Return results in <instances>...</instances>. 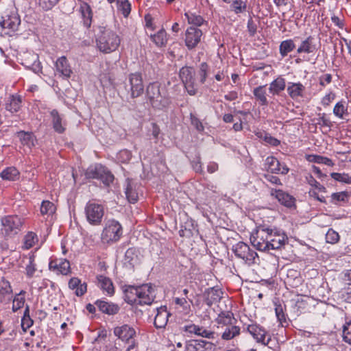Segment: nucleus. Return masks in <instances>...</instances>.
I'll return each instance as SVG.
<instances>
[{
	"mask_svg": "<svg viewBox=\"0 0 351 351\" xmlns=\"http://www.w3.org/2000/svg\"><path fill=\"white\" fill-rule=\"evenodd\" d=\"M69 287L71 290L75 291L77 296L83 295L87 291V285L85 282L82 283L81 280L76 277L70 279L69 282Z\"/></svg>",
	"mask_w": 351,
	"mask_h": 351,
	"instance_id": "28",
	"label": "nucleus"
},
{
	"mask_svg": "<svg viewBox=\"0 0 351 351\" xmlns=\"http://www.w3.org/2000/svg\"><path fill=\"white\" fill-rule=\"evenodd\" d=\"M95 304L99 311L108 315H115L119 311V306L117 304L104 300H97Z\"/></svg>",
	"mask_w": 351,
	"mask_h": 351,
	"instance_id": "27",
	"label": "nucleus"
},
{
	"mask_svg": "<svg viewBox=\"0 0 351 351\" xmlns=\"http://www.w3.org/2000/svg\"><path fill=\"white\" fill-rule=\"evenodd\" d=\"M202 32L195 27L187 28L185 34V45L189 49L195 48L201 40Z\"/></svg>",
	"mask_w": 351,
	"mask_h": 351,
	"instance_id": "12",
	"label": "nucleus"
},
{
	"mask_svg": "<svg viewBox=\"0 0 351 351\" xmlns=\"http://www.w3.org/2000/svg\"><path fill=\"white\" fill-rule=\"evenodd\" d=\"M222 292L219 289H211L207 293V297L206 298V304L210 306L214 303L218 302L221 298Z\"/></svg>",
	"mask_w": 351,
	"mask_h": 351,
	"instance_id": "46",
	"label": "nucleus"
},
{
	"mask_svg": "<svg viewBox=\"0 0 351 351\" xmlns=\"http://www.w3.org/2000/svg\"><path fill=\"white\" fill-rule=\"evenodd\" d=\"M285 80L282 77H278L274 80L269 85V92L275 95H279L280 93L285 89Z\"/></svg>",
	"mask_w": 351,
	"mask_h": 351,
	"instance_id": "32",
	"label": "nucleus"
},
{
	"mask_svg": "<svg viewBox=\"0 0 351 351\" xmlns=\"http://www.w3.org/2000/svg\"><path fill=\"white\" fill-rule=\"evenodd\" d=\"M117 158L119 162H121L122 163H127L130 160V159L132 158V154L128 149H123V150H121L117 154Z\"/></svg>",
	"mask_w": 351,
	"mask_h": 351,
	"instance_id": "59",
	"label": "nucleus"
},
{
	"mask_svg": "<svg viewBox=\"0 0 351 351\" xmlns=\"http://www.w3.org/2000/svg\"><path fill=\"white\" fill-rule=\"evenodd\" d=\"M243 330L250 334L258 343L273 348L274 343L271 335L263 326L250 321V324H243Z\"/></svg>",
	"mask_w": 351,
	"mask_h": 351,
	"instance_id": "5",
	"label": "nucleus"
},
{
	"mask_svg": "<svg viewBox=\"0 0 351 351\" xmlns=\"http://www.w3.org/2000/svg\"><path fill=\"white\" fill-rule=\"evenodd\" d=\"M170 313L165 306L157 308V313L154 319V325L158 328H165L168 322Z\"/></svg>",
	"mask_w": 351,
	"mask_h": 351,
	"instance_id": "20",
	"label": "nucleus"
},
{
	"mask_svg": "<svg viewBox=\"0 0 351 351\" xmlns=\"http://www.w3.org/2000/svg\"><path fill=\"white\" fill-rule=\"evenodd\" d=\"M20 173L19 170L14 167H10L5 169L0 173V176L3 180L9 181H15L19 178Z\"/></svg>",
	"mask_w": 351,
	"mask_h": 351,
	"instance_id": "34",
	"label": "nucleus"
},
{
	"mask_svg": "<svg viewBox=\"0 0 351 351\" xmlns=\"http://www.w3.org/2000/svg\"><path fill=\"white\" fill-rule=\"evenodd\" d=\"M56 73L63 79L71 77L73 71L65 56H61L55 62Z\"/></svg>",
	"mask_w": 351,
	"mask_h": 351,
	"instance_id": "16",
	"label": "nucleus"
},
{
	"mask_svg": "<svg viewBox=\"0 0 351 351\" xmlns=\"http://www.w3.org/2000/svg\"><path fill=\"white\" fill-rule=\"evenodd\" d=\"M24 294L25 291H21V293L16 295L13 299L12 311L14 312L17 311L24 306L25 301Z\"/></svg>",
	"mask_w": 351,
	"mask_h": 351,
	"instance_id": "54",
	"label": "nucleus"
},
{
	"mask_svg": "<svg viewBox=\"0 0 351 351\" xmlns=\"http://www.w3.org/2000/svg\"><path fill=\"white\" fill-rule=\"evenodd\" d=\"M80 12L82 15L84 25L86 27L89 28L92 23L93 14L88 2L81 3Z\"/></svg>",
	"mask_w": 351,
	"mask_h": 351,
	"instance_id": "25",
	"label": "nucleus"
},
{
	"mask_svg": "<svg viewBox=\"0 0 351 351\" xmlns=\"http://www.w3.org/2000/svg\"><path fill=\"white\" fill-rule=\"evenodd\" d=\"M339 240L338 232L332 229H329L326 234V241L328 243L335 244Z\"/></svg>",
	"mask_w": 351,
	"mask_h": 351,
	"instance_id": "58",
	"label": "nucleus"
},
{
	"mask_svg": "<svg viewBox=\"0 0 351 351\" xmlns=\"http://www.w3.org/2000/svg\"><path fill=\"white\" fill-rule=\"evenodd\" d=\"M38 242L37 234L34 232H28L23 238V248L29 250L34 247Z\"/></svg>",
	"mask_w": 351,
	"mask_h": 351,
	"instance_id": "40",
	"label": "nucleus"
},
{
	"mask_svg": "<svg viewBox=\"0 0 351 351\" xmlns=\"http://www.w3.org/2000/svg\"><path fill=\"white\" fill-rule=\"evenodd\" d=\"M335 97L336 95L333 92H329L322 99V105L324 106V107L329 106L335 99Z\"/></svg>",
	"mask_w": 351,
	"mask_h": 351,
	"instance_id": "64",
	"label": "nucleus"
},
{
	"mask_svg": "<svg viewBox=\"0 0 351 351\" xmlns=\"http://www.w3.org/2000/svg\"><path fill=\"white\" fill-rule=\"evenodd\" d=\"M314 38L309 36L303 40L297 49L298 53H311L316 49V45L313 43Z\"/></svg>",
	"mask_w": 351,
	"mask_h": 351,
	"instance_id": "30",
	"label": "nucleus"
},
{
	"mask_svg": "<svg viewBox=\"0 0 351 351\" xmlns=\"http://www.w3.org/2000/svg\"><path fill=\"white\" fill-rule=\"evenodd\" d=\"M175 309L180 313L188 315L191 311V306L185 298L174 299Z\"/></svg>",
	"mask_w": 351,
	"mask_h": 351,
	"instance_id": "35",
	"label": "nucleus"
},
{
	"mask_svg": "<svg viewBox=\"0 0 351 351\" xmlns=\"http://www.w3.org/2000/svg\"><path fill=\"white\" fill-rule=\"evenodd\" d=\"M146 92L149 101L154 105L155 101H157L160 96L158 83H150L147 87Z\"/></svg>",
	"mask_w": 351,
	"mask_h": 351,
	"instance_id": "31",
	"label": "nucleus"
},
{
	"mask_svg": "<svg viewBox=\"0 0 351 351\" xmlns=\"http://www.w3.org/2000/svg\"><path fill=\"white\" fill-rule=\"evenodd\" d=\"M271 195L274 196L281 204L286 207L291 208L295 206V199L282 190L271 189Z\"/></svg>",
	"mask_w": 351,
	"mask_h": 351,
	"instance_id": "18",
	"label": "nucleus"
},
{
	"mask_svg": "<svg viewBox=\"0 0 351 351\" xmlns=\"http://www.w3.org/2000/svg\"><path fill=\"white\" fill-rule=\"evenodd\" d=\"M194 74V69L191 66H184L180 71V77L183 83L195 80Z\"/></svg>",
	"mask_w": 351,
	"mask_h": 351,
	"instance_id": "45",
	"label": "nucleus"
},
{
	"mask_svg": "<svg viewBox=\"0 0 351 351\" xmlns=\"http://www.w3.org/2000/svg\"><path fill=\"white\" fill-rule=\"evenodd\" d=\"M251 243L259 251L279 250L288 242L287 234L276 228L260 226L250 237Z\"/></svg>",
	"mask_w": 351,
	"mask_h": 351,
	"instance_id": "1",
	"label": "nucleus"
},
{
	"mask_svg": "<svg viewBox=\"0 0 351 351\" xmlns=\"http://www.w3.org/2000/svg\"><path fill=\"white\" fill-rule=\"evenodd\" d=\"M295 47V45L292 39H287L281 42L279 47L280 54L285 58L287 54L291 52Z\"/></svg>",
	"mask_w": 351,
	"mask_h": 351,
	"instance_id": "42",
	"label": "nucleus"
},
{
	"mask_svg": "<svg viewBox=\"0 0 351 351\" xmlns=\"http://www.w3.org/2000/svg\"><path fill=\"white\" fill-rule=\"evenodd\" d=\"M12 298V289L10 282L2 280L0 282V303L8 304Z\"/></svg>",
	"mask_w": 351,
	"mask_h": 351,
	"instance_id": "22",
	"label": "nucleus"
},
{
	"mask_svg": "<svg viewBox=\"0 0 351 351\" xmlns=\"http://www.w3.org/2000/svg\"><path fill=\"white\" fill-rule=\"evenodd\" d=\"M20 23L21 20L16 14L3 16V20L0 22L5 34L8 35L16 31Z\"/></svg>",
	"mask_w": 351,
	"mask_h": 351,
	"instance_id": "15",
	"label": "nucleus"
},
{
	"mask_svg": "<svg viewBox=\"0 0 351 351\" xmlns=\"http://www.w3.org/2000/svg\"><path fill=\"white\" fill-rule=\"evenodd\" d=\"M213 343L199 340L195 341V343L189 342L186 344L185 351H205V350H211L213 348Z\"/></svg>",
	"mask_w": 351,
	"mask_h": 351,
	"instance_id": "29",
	"label": "nucleus"
},
{
	"mask_svg": "<svg viewBox=\"0 0 351 351\" xmlns=\"http://www.w3.org/2000/svg\"><path fill=\"white\" fill-rule=\"evenodd\" d=\"M306 180L307 183L311 185V186L315 187V189H318L319 191H325V187L320 184L314 178L312 175L308 174L306 176Z\"/></svg>",
	"mask_w": 351,
	"mask_h": 351,
	"instance_id": "61",
	"label": "nucleus"
},
{
	"mask_svg": "<svg viewBox=\"0 0 351 351\" xmlns=\"http://www.w3.org/2000/svg\"><path fill=\"white\" fill-rule=\"evenodd\" d=\"M1 234L7 238L14 237L19 234L25 223V219L16 215H8L1 220Z\"/></svg>",
	"mask_w": 351,
	"mask_h": 351,
	"instance_id": "4",
	"label": "nucleus"
},
{
	"mask_svg": "<svg viewBox=\"0 0 351 351\" xmlns=\"http://www.w3.org/2000/svg\"><path fill=\"white\" fill-rule=\"evenodd\" d=\"M343 340L351 345V321L346 323L343 330Z\"/></svg>",
	"mask_w": 351,
	"mask_h": 351,
	"instance_id": "62",
	"label": "nucleus"
},
{
	"mask_svg": "<svg viewBox=\"0 0 351 351\" xmlns=\"http://www.w3.org/2000/svg\"><path fill=\"white\" fill-rule=\"evenodd\" d=\"M51 123L54 131L58 134H62L66 130V123L60 115L57 110H53L50 112Z\"/></svg>",
	"mask_w": 351,
	"mask_h": 351,
	"instance_id": "21",
	"label": "nucleus"
},
{
	"mask_svg": "<svg viewBox=\"0 0 351 351\" xmlns=\"http://www.w3.org/2000/svg\"><path fill=\"white\" fill-rule=\"evenodd\" d=\"M121 43L119 35L111 29H104L97 38V46L99 50L104 53H110L116 51Z\"/></svg>",
	"mask_w": 351,
	"mask_h": 351,
	"instance_id": "2",
	"label": "nucleus"
},
{
	"mask_svg": "<svg viewBox=\"0 0 351 351\" xmlns=\"http://www.w3.org/2000/svg\"><path fill=\"white\" fill-rule=\"evenodd\" d=\"M114 334L122 341L130 343L126 351H130L136 346V343L134 339L136 336V331L132 326L128 324H123L121 326L115 327Z\"/></svg>",
	"mask_w": 351,
	"mask_h": 351,
	"instance_id": "9",
	"label": "nucleus"
},
{
	"mask_svg": "<svg viewBox=\"0 0 351 351\" xmlns=\"http://www.w3.org/2000/svg\"><path fill=\"white\" fill-rule=\"evenodd\" d=\"M33 323L34 322L29 315V307L27 305L25 306L23 317L21 319V327L23 331L25 332L28 328H29L33 325Z\"/></svg>",
	"mask_w": 351,
	"mask_h": 351,
	"instance_id": "52",
	"label": "nucleus"
},
{
	"mask_svg": "<svg viewBox=\"0 0 351 351\" xmlns=\"http://www.w3.org/2000/svg\"><path fill=\"white\" fill-rule=\"evenodd\" d=\"M88 179H97L101 180L106 186H109L114 180V176L104 166L95 164L90 166L85 172Z\"/></svg>",
	"mask_w": 351,
	"mask_h": 351,
	"instance_id": "7",
	"label": "nucleus"
},
{
	"mask_svg": "<svg viewBox=\"0 0 351 351\" xmlns=\"http://www.w3.org/2000/svg\"><path fill=\"white\" fill-rule=\"evenodd\" d=\"M51 271L57 274L68 275L71 272L70 262L65 258H53L49 263Z\"/></svg>",
	"mask_w": 351,
	"mask_h": 351,
	"instance_id": "14",
	"label": "nucleus"
},
{
	"mask_svg": "<svg viewBox=\"0 0 351 351\" xmlns=\"http://www.w3.org/2000/svg\"><path fill=\"white\" fill-rule=\"evenodd\" d=\"M18 136L23 145L29 148L35 145L36 138L32 133L21 131L18 133Z\"/></svg>",
	"mask_w": 351,
	"mask_h": 351,
	"instance_id": "38",
	"label": "nucleus"
},
{
	"mask_svg": "<svg viewBox=\"0 0 351 351\" xmlns=\"http://www.w3.org/2000/svg\"><path fill=\"white\" fill-rule=\"evenodd\" d=\"M241 333V327L234 324L225 327L224 330L221 334V339L226 341L234 340L239 337Z\"/></svg>",
	"mask_w": 351,
	"mask_h": 351,
	"instance_id": "19",
	"label": "nucleus"
},
{
	"mask_svg": "<svg viewBox=\"0 0 351 351\" xmlns=\"http://www.w3.org/2000/svg\"><path fill=\"white\" fill-rule=\"evenodd\" d=\"M183 331L190 335H195L198 337L209 339H214L215 335L214 331L208 330L203 326L196 325L195 324L185 325L183 327Z\"/></svg>",
	"mask_w": 351,
	"mask_h": 351,
	"instance_id": "13",
	"label": "nucleus"
},
{
	"mask_svg": "<svg viewBox=\"0 0 351 351\" xmlns=\"http://www.w3.org/2000/svg\"><path fill=\"white\" fill-rule=\"evenodd\" d=\"M123 235L121 224L114 219L106 221L101 234V241L104 244L112 245L118 242Z\"/></svg>",
	"mask_w": 351,
	"mask_h": 351,
	"instance_id": "3",
	"label": "nucleus"
},
{
	"mask_svg": "<svg viewBox=\"0 0 351 351\" xmlns=\"http://www.w3.org/2000/svg\"><path fill=\"white\" fill-rule=\"evenodd\" d=\"M97 286L106 294L112 295L114 293V287L111 279L103 275L97 276Z\"/></svg>",
	"mask_w": 351,
	"mask_h": 351,
	"instance_id": "24",
	"label": "nucleus"
},
{
	"mask_svg": "<svg viewBox=\"0 0 351 351\" xmlns=\"http://www.w3.org/2000/svg\"><path fill=\"white\" fill-rule=\"evenodd\" d=\"M306 160L311 162L324 164L328 166H332L333 162L331 159L319 155L311 154L306 156Z\"/></svg>",
	"mask_w": 351,
	"mask_h": 351,
	"instance_id": "48",
	"label": "nucleus"
},
{
	"mask_svg": "<svg viewBox=\"0 0 351 351\" xmlns=\"http://www.w3.org/2000/svg\"><path fill=\"white\" fill-rule=\"evenodd\" d=\"M138 287L129 286L125 290V300L130 304H137Z\"/></svg>",
	"mask_w": 351,
	"mask_h": 351,
	"instance_id": "33",
	"label": "nucleus"
},
{
	"mask_svg": "<svg viewBox=\"0 0 351 351\" xmlns=\"http://www.w3.org/2000/svg\"><path fill=\"white\" fill-rule=\"evenodd\" d=\"M254 95L261 106H267L268 101L266 97L265 86H260L254 89Z\"/></svg>",
	"mask_w": 351,
	"mask_h": 351,
	"instance_id": "41",
	"label": "nucleus"
},
{
	"mask_svg": "<svg viewBox=\"0 0 351 351\" xmlns=\"http://www.w3.org/2000/svg\"><path fill=\"white\" fill-rule=\"evenodd\" d=\"M130 86V93L132 98L141 96L144 91L142 76L138 73H131L128 76Z\"/></svg>",
	"mask_w": 351,
	"mask_h": 351,
	"instance_id": "10",
	"label": "nucleus"
},
{
	"mask_svg": "<svg viewBox=\"0 0 351 351\" xmlns=\"http://www.w3.org/2000/svg\"><path fill=\"white\" fill-rule=\"evenodd\" d=\"M60 0H36L38 7L43 11L51 10Z\"/></svg>",
	"mask_w": 351,
	"mask_h": 351,
	"instance_id": "49",
	"label": "nucleus"
},
{
	"mask_svg": "<svg viewBox=\"0 0 351 351\" xmlns=\"http://www.w3.org/2000/svg\"><path fill=\"white\" fill-rule=\"evenodd\" d=\"M125 193L128 200L130 203L134 204L137 202L138 199V193L132 188V186L130 181H128Z\"/></svg>",
	"mask_w": 351,
	"mask_h": 351,
	"instance_id": "53",
	"label": "nucleus"
},
{
	"mask_svg": "<svg viewBox=\"0 0 351 351\" xmlns=\"http://www.w3.org/2000/svg\"><path fill=\"white\" fill-rule=\"evenodd\" d=\"M155 299L154 289L151 285L138 286V301L139 304H151Z\"/></svg>",
	"mask_w": 351,
	"mask_h": 351,
	"instance_id": "11",
	"label": "nucleus"
},
{
	"mask_svg": "<svg viewBox=\"0 0 351 351\" xmlns=\"http://www.w3.org/2000/svg\"><path fill=\"white\" fill-rule=\"evenodd\" d=\"M306 88L301 82H289L287 93L293 99H297L304 96Z\"/></svg>",
	"mask_w": 351,
	"mask_h": 351,
	"instance_id": "23",
	"label": "nucleus"
},
{
	"mask_svg": "<svg viewBox=\"0 0 351 351\" xmlns=\"http://www.w3.org/2000/svg\"><path fill=\"white\" fill-rule=\"evenodd\" d=\"M105 213V206L94 200L88 201L84 208L87 221L95 226L102 225Z\"/></svg>",
	"mask_w": 351,
	"mask_h": 351,
	"instance_id": "6",
	"label": "nucleus"
},
{
	"mask_svg": "<svg viewBox=\"0 0 351 351\" xmlns=\"http://www.w3.org/2000/svg\"><path fill=\"white\" fill-rule=\"evenodd\" d=\"M152 42L158 47H162L167 42V33L164 29H160L157 33L149 35Z\"/></svg>",
	"mask_w": 351,
	"mask_h": 351,
	"instance_id": "37",
	"label": "nucleus"
},
{
	"mask_svg": "<svg viewBox=\"0 0 351 351\" xmlns=\"http://www.w3.org/2000/svg\"><path fill=\"white\" fill-rule=\"evenodd\" d=\"M331 177L336 181L346 184H351V176L348 173H332Z\"/></svg>",
	"mask_w": 351,
	"mask_h": 351,
	"instance_id": "56",
	"label": "nucleus"
},
{
	"mask_svg": "<svg viewBox=\"0 0 351 351\" xmlns=\"http://www.w3.org/2000/svg\"><path fill=\"white\" fill-rule=\"evenodd\" d=\"M232 251L237 257L241 258L249 265L256 263V259H258L257 253L243 242L234 245Z\"/></svg>",
	"mask_w": 351,
	"mask_h": 351,
	"instance_id": "8",
	"label": "nucleus"
},
{
	"mask_svg": "<svg viewBox=\"0 0 351 351\" xmlns=\"http://www.w3.org/2000/svg\"><path fill=\"white\" fill-rule=\"evenodd\" d=\"M275 313L278 321L282 326H286L288 325L287 320V315L285 313V306H283L279 302H275Z\"/></svg>",
	"mask_w": 351,
	"mask_h": 351,
	"instance_id": "39",
	"label": "nucleus"
},
{
	"mask_svg": "<svg viewBox=\"0 0 351 351\" xmlns=\"http://www.w3.org/2000/svg\"><path fill=\"white\" fill-rule=\"evenodd\" d=\"M333 113L338 118L344 119V116L348 114L346 101L341 100L337 102L333 108Z\"/></svg>",
	"mask_w": 351,
	"mask_h": 351,
	"instance_id": "44",
	"label": "nucleus"
},
{
	"mask_svg": "<svg viewBox=\"0 0 351 351\" xmlns=\"http://www.w3.org/2000/svg\"><path fill=\"white\" fill-rule=\"evenodd\" d=\"M209 66L206 62H202L199 65L197 72V77L201 84H204L208 75Z\"/></svg>",
	"mask_w": 351,
	"mask_h": 351,
	"instance_id": "55",
	"label": "nucleus"
},
{
	"mask_svg": "<svg viewBox=\"0 0 351 351\" xmlns=\"http://www.w3.org/2000/svg\"><path fill=\"white\" fill-rule=\"evenodd\" d=\"M56 207L53 203L49 200H44L42 202L40 212V215L43 217H49L55 213Z\"/></svg>",
	"mask_w": 351,
	"mask_h": 351,
	"instance_id": "36",
	"label": "nucleus"
},
{
	"mask_svg": "<svg viewBox=\"0 0 351 351\" xmlns=\"http://www.w3.org/2000/svg\"><path fill=\"white\" fill-rule=\"evenodd\" d=\"M26 275L28 278H32L35 271H36V265L34 263V258L30 257L29 260V264L25 267Z\"/></svg>",
	"mask_w": 351,
	"mask_h": 351,
	"instance_id": "60",
	"label": "nucleus"
},
{
	"mask_svg": "<svg viewBox=\"0 0 351 351\" xmlns=\"http://www.w3.org/2000/svg\"><path fill=\"white\" fill-rule=\"evenodd\" d=\"M21 98L19 96L12 95L9 103L6 104V110L12 113L16 112L21 108Z\"/></svg>",
	"mask_w": 351,
	"mask_h": 351,
	"instance_id": "47",
	"label": "nucleus"
},
{
	"mask_svg": "<svg viewBox=\"0 0 351 351\" xmlns=\"http://www.w3.org/2000/svg\"><path fill=\"white\" fill-rule=\"evenodd\" d=\"M25 56L27 58H30L33 63L31 64L30 62H27V60H25V62L22 64L26 67L32 68L35 73L40 72L41 67L40 66L38 56L36 54L27 53Z\"/></svg>",
	"mask_w": 351,
	"mask_h": 351,
	"instance_id": "43",
	"label": "nucleus"
},
{
	"mask_svg": "<svg viewBox=\"0 0 351 351\" xmlns=\"http://www.w3.org/2000/svg\"><path fill=\"white\" fill-rule=\"evenodd\" d=\"M117 3V9L124 17H128L131 12V4L128 0H115Z\"/></svg>",
	"mask_w": 351,
	"mask_h": 351,
	"instance_id": "51",
	"label": "nucleus"
},
{
	"mask_svg": "<svg viewBox=\"0 0 351 351\" xmlns=\"http://www.w3.org/2000/svg\"><path fill=\"white\" fill-rule=\"evenodd\" d=\"M265 166L267 171L272 173L287 174L289 172V168L285 165H281L277 158L273 156H269L266 158Z\"/></svg>",
	"mask_w": 351,
	"mask_h": 351,
	"instance_id": "17",
	"label": "nucleus"
},
{
	"mask_svg": "<svg viewBox=\"0 0 351 351\" xmlns=\"http://www.w3.org/2000/svg\"><path fill=\"white\" fill-rule=\"evenodd\" d=\"M231 8L236 14H239L245 10V4L241 0H236L232 3Z\"/></svg>",
	"mask_w": 351,
	"mask_h": 351,
	"instance_id": "63",
	"label": "nucleus"
},
{
	"mask_svg": "<svg viewBox=\"0 0 351 351\" xmlns=\"http://www.w3.org/2000/svg\"><path fill=\"white\" fill-rule=\"evenodd\" d=\"M287 282L291 284V282L295 283L296 285L298 283H300V273L295 269H289L287 271Z\"/></svg>",
	"mask_w": 351,
	"mask_h": 351,
	"instance_id": "57",
	"label": "nucleus"
},
{
	"mask_svg": "<svg viewBox=\"0 0 351 351\" xmlns=\"http://www.w3.org/2000/svg\"><path fill=\"white\" fill-rule=\"evenodd\" d=\"M215 322L222 327H226L235 324L237 319L231 311H222L217 315Z\"/></svg>",
	"mask_w": 351,
	"mask_h": 351,
	"instance_id": "26",
	"label": "nucleus"
},
{
	"mask_svg": "<svg viewBox=\"0 0 351 351\" xmlns=\"http://www.w3.org/2000/svg\"><path fill=\"white\" fill-rule=\"evenodd\" d=\"M184 16L187 19V21L189 24L195 26H201L204 22V19L200 15L191 12H186Z\"/></svg>",
	"mask_w": 351,
	"mask_h": 351,
	"instance_id": "50",
	"label": "nucleus"
}]
</instances>
